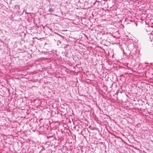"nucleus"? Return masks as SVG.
Returning a JSON list of instances; mask_svg holds the SVG:
<instances>
[{"label": "nucleus", "mask_w": 153, "mask_h": 153, "mask_svg": "<svg viewBox=\"0 0 153 153\" xmlns=\"http://www.w3.org/2000/svg\"><path fill=\"white\" fill-rule=\"evenodd\" d=\"M131 97H130L129 100H132L134 101H135V98L134 97V96H130Z\"/></svg>", "instance_id": "3"}, {"label": "nucleus", "mask_w": 153, "mask_h": 153, "mask_svg": "<svg viewBox=\"0 0 153 153\" xmlns=\"http://www.w3.org/2000/svg\"><path fill=\"white\" fill-rule=\"evenodd\" d=\"M49 11L50 12H53L54 11L53 9L52 8H50L49 9Z\"/></svg>", "instance_id": "4"}, {"label": "nucleus", "mask_w": 153, "mask_h": 153, "mask_svg": "<svg viewBox=\"0 0 153 153\" xmlns=\"http://www.w3.org/2000/svg\"><path fill=\"white\" fill-rule=\"evenodd\" d=\"M118 100V99H117V97H116V99L115 100Z\"/></svg>", "instance_id": "5"}, {"label": "nucleus", "mask_w": 153, "mask_h": 153, "mask_svg": "<svg viewBox=\"0 0 153 153\" xmlns=\"http://www.w3.org/2000/svg\"><path fill=\"white\" fill-rule=\"evenodd\" d=\"M78 99V100H79V99Z\"/></svg>", "instance_id": "6"}, {"label": "nucleus", "mask_w": 153, "mask_h": 153, "mask_svg": "<svg viewBox=\"0 0 153 153\" xmlns=\"http://www.w3.org/2000/svg\"><path fill=\"white\" fill-rule=\"evenodd\" d=\"M130 97L129 96H123L122 99V101L123 102H127L129 101Z\"/></svg>", "instance_id": "1"}, {"label": "nucleus", "mask_w": 153, "mask_h": 153, "mask_svg": "<svg viewBox=\"0 0 153 153\" xmlns=\"http://www.w3.org/2000/svg\"><path fill=\"white\" fill-rule=\"evenodd\" d=\"M104 97H104V98H109L110 100V101H111V102H114V100H112V96H109L110 98L108 97V96H104Z\"/></svg>", "instance_id": "2"}]
</instances>
